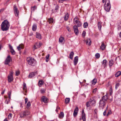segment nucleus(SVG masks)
<instances>
[{"label": "nucleus", "mask_w": 121, "mask_h": 121, "mask_svg": "<svg viewBox=\"0 0 121 121\" xmlns=\"http://www.w3.org/2000/svg\"><path fill=\"white\" fill-rule=\"evenodd\" d=\"M66 0H59V3H63L64 1H66Z\"/></svg>", "instance_id": "50"}, {"label": "nucleus", "mask_w": 121, "mask_h": 121, "mask_svg": "<svg viewBox=\"0 0 121 121\" xmlns=\"http://www.w3.org/2000/svg\"><path fill=\"white\" fill-rule=\"evenodd\" d=\"M2 23H9L6 20H5L3 22H2Z\"/></svg>", "instance_id": "56"}, {"label": "nucleus", "mask_w": 121, "mask_h": 121, "mask_svg": "<svg viewBox=\"0 0 121 121\" xmlns=\"http://www.w3.org/2000/svg\"><path fill=\"white\" fill-rule=\"evenodd\" d=\"M12 114L11 113H10L8 116V117L9 118H11L12 117Z\"/></svg>", "instance_id": "52"}, {"label": "nucleus", "mask_w": 121, "mask_h": 121, "mask_svg": "<svg viewBox=\"0 0 121 121\" xmlns=\"http://www.w3.org/2000/svg\"><path fill=\"white\" fill-rule=\"evenodd\" d=\"M13 72L11 71L10 72V74L8 75V80L9 82H10L13 81Z\"/></svg>", "instance_id": "4"}, {"label": "nucleus", "mask_w": 121, "mask_h": 121, "mask_svg": "<svg viewBox=\"0 0 121 121\" xmlns=\"http://www.w3.org/2000/svg\"><path fill=\"white\" fill-rule=\"evenodd\" d=\"M37 29V25L35 24H34L32 26V29L33 31H35Z\"/></svg>", "instance_id": "26"}, {"label": "nucleus", "mask_w": 121, "mask_h": 121, "mask_svg": "<svg viewBox=\"0 0 121 121\" xmlns=\"http://www.w3.org/2000/svg\"><path fill=\"white\" fill-rule=\"evenodd\" d=\"M112 88H110V90L109 91V92L111 96H112L111 95L112 93Z\"/></svg>", "instance_id": "43"}, {"label": "nucleus", "mask_w": 121, "mask_h": 121, "mask_svg": "<svg viewBox=\"0 0 121 121\" xmlns=\"http://www.w3.org/2000/svg\"><path fill=\"white\" fill-rule=\"evenodd\" d=\"M3 121H8L6 118H5L4 119Z\"/></svg>", "instance_id": "64"}, {"label": "nucleus", "mask_w": 121, "mask_h": 121, "mask_svg": "<svg viewBox=\"0 0 121 121\" xmlns=\"http://www.w3.org/2000/svg\"><path fill=\"white\" fill-rule=\"evenodd\" d=\"M86 34V32L84 31H83L82 34V36L84 37L85 36Z\"/></svg>", "instance_id": "44"}, {"label": "nucleus", "mask_w": 121, "mask_h": 121, "mask_svg": "<svg viewBox=\"0 0 121 121\" xmlns=\"http://www.w3.org/2000/svg\"><path fill=\"white\" fill-rule=\"evenodd\" d=\"M86 106L87 107H88L90 106V103L89 102H88L86 103Z\"/></svg>", "instance_id": "47"}, {"label": "nucleus", "mask_w": 121, "mask_h": 121, "mask_svg": "<svg viewBox=\"0 0 121 121\" xmlns=\"http://www.w3.org/2000/svg\"><path fill=\"white\" fill-rule=\"evenodd\" d=\"M100 55L98 53H97L95 54V56L96 58H98L100 57Z\"/></svg>", "instance_id": "39"}, {"label": "nucleus", "mask_w": 121, "mask_h": 121, "mask_svg": "<svg viewBox=\"0 0 121 121\" xmlns=\"http://www.w3.org/2000/svg\"><path fill=\"white\" fill-rule=\"evenodd\" d=\"M64 39V38L63 37H61L59 39V42L61 43H62Z\"/></svg>", "instance_id": "35"}, {"label": "nucleus", "mask_w": 121, "mask_h": 121, "mask_svg": "<svg viewBox=\"0 0 121 121\" xmlns=\"http://www.w3.org/2000/svg\"><path fill=\"white\" fill-rule=\"evenodd\" d=\"M81 23H78V24L77 25L78 26L80 27L81 26Z\"/></svg>", "instance_id": "60"}, {"label": "nucleus", "mask_w": 121, "mask_h": 121, "mask_svg": "<svg viewBox=\"0 0 121 121\" xmlns=\"http://www.w3.org/2000/svg\"><path fill=\"white\" fill-rule=\"evenodd\" d=\"M78 108L76 106V107L75 108L73 112V115L74 117H76V116L78 114Z\"/></svg>", "instance_id": "12"}, {"label": "nucleus", "mask_w": 121, "mask_h": 121, "mask_svg": "<svg viewBox=\"0 0 121 121\" xmlns=\"http://www.w3.org/2000/svg\"><path fill=\"white\" fill-rule=\"evenodd\" d=\"M106 102L103 100H100L99 102V108L100 109H103L105 105Z\"/></svg>", "instance_id": "5"}, {"label": "nucleus", "mask_w": 121, "mask_h": 121, "mask_svg": "<svg viewBox=\"0 0 121 121\" xmlns=\"http://www.w3.org/2000/svg\"><path fill=\"white\" fill-rule=\"evenodd\" d=\"M106 46L104 44V43L102 42L101 43V45L100 47V48L103 50H104Z\"/></svg>", "instance_id": "16"}, {"label": "nucleus", "mask_w": 121, "mask_h": 121, "mask_svg": "<svg viewBox=\"0 0 121 121\" xmlns=\"http://www.w3.org/2000/svg\"><path fill=\"white\" fill-rule=\"evenodd\" d=\"M111 7V4L109 0H106L104 5V8L107 12H109Z\"/></svg>", "instance_id": "2"}, {"label": "nucleus", "mask_w": 121, "mask_h": 121, "mask_svg": "<svg viewBox=\"0 0 121 121\" xmlns=\"http://www.w3.org/2000/svg\"><path fill=\"white\" fill-rule=\"evenodd\" d=\"M20 72L19 71H16V76H18Z\"/></svg>", "instance_id": "45"}, {"label": "nucleus", "mask_w": 121, "mask_h": 121, "mask_svg": "<svg viewBox=\"0 0 121 121\" xmlns=\"http://www.w3.org/2000/svg\"><path fill=\"white\" fill-rule=\"evenodd\" d=\"M58 8H59V6H58V5L57 4L56 5V6L55 7V10H58Z\"/></svg>", "instance_id": "49"}, {"label": "nucleus", "mask_w": 121, "mask_h": 121, "mask_svg": "<svg viewBox=\"0 0 121 121\" xmlns=\"http://www.w3.org/2000/svg\"><path fill=\"white\" fill-rule=\"evenodd\" d=\"M30 114L29 112L27 111H25L20 113V117H24Z\"/></svg>", "instance_id": "6"}, {"label": "nucleus", "mask_w": 121, "mask_h": 121, "mask_svg": "<svg viewBox=\"0 0 121 121\" xmlns=\"http://www.w3.org/2000/svg\"><path fill=\"white\" fill-rule=\"evenodd\" d=\"M13 11L16 16H18L19 14V12L17 6L14 5L13 7Z\"/></svg>", "instance_id": "7"}, {"label": "nucleus", "mask_w": 121, "mask_h": 121, "mask_svg": "<svg viewBox=\"0 0 121 121\" xmlns=\"http://www.w3.org/2000/svg\"><path fill=\"white\" fill-rule=\"evenodd\" d=\"M48 21L49 23H53L55 22L53 19L52 18H50L48 19Z\"/></svg>", "instance_id": "31"}, {"label": "nucleus", "mask_w": 121, "mask_h": 121, "mask_svg": "<svg viewBox=\"0 0 121 121\" xmlns=\"http://www.w3.org/2000/svg\"><path fill=\"white\" fill-rule=\"evenodd\" d=\"M69 17V15L67 13L66 14L65 16L64 19L65 20H67L68 19Z\"/></svg>", "instance_id": "32"}, {"label": "nucleus", "mask_w": 121, "mask_h": 121, "mask_svg": "<svg viewBox=\"0 0 121 121\" xmlns=\"http://www.w3.org/2000/svg\"><path fill=\"white\" fill-rule=\"evenodd\" d=\"M9 47L10 50L13 49L12 46L10 44H9Z\"/></svg>", "instance_id": "46"}, {"label": "nucleus", "mask_w": 121, "mask_h": 121, "mask_svg": "<svg viewBox=\"0 0 121 121\" xmlns=\"http://www.w3.org/2000/svg\"><path fill=\"white\" fill-rule=\"evenodd\" d=\"M73 29L75 34L76 35H78L79 33V32L77 26H73Z\"/></svg>", "instance_id": "10"}, {"label": "nucleus", "mask_w": 121, "mask_h": 121, "mask_svg": "<svg viewBox=\"0 0 121 121\" xmlns=\"http://www.w3.org/2000/svg\"><path fill=\"white\" fill-rule=\"evenodd\" d=\"M102 64L103 65H104L105 66H106L108 64L107 61L106 60H104L102 62Z\"/></svg>", "instance_id": "24"}, {"label": "nucleus", "mask_w": 121, "mask_h": 121, "mask_svg": "<svg viewBox=\"0 0 121 121\" xmlns=\"http://www.w3.org/2000/svg\"><path fill=\"white\" fill-rule=\"evenodd\" d=\"M90 102L92 105L95 106V105L96 103V101L95 99H90Z\"/></svg>", "instance_id": "15"}, {"label": "nucleus", "mask_w": 121, "mask_h": 121, "mask_svg": "<svg viewBox=\"0 0 121 121\" xmlns=\"http://www.w3.org/2000/svg\"><path fill=\"white\" fill-rule=\"evenodd\" d=\"M27 61L29 65L32 66H35L36 64V61L32 57H29L27 58Z\"/></svg>", "instance_id": "1"}, {"label": "nucleus", "mask_w": 121, "mask_h": 121, "mask_svg": "<svg viewBox=\"0 0 121 121\" xmlns=\"http://www.w3.org/2000/svg\"><path fill=\"white\" fill-rule=\"evenodd\" d=\"M30 106V102H29L26 104V107L29 108Z\"/></svg>", "instance_id": "42"}, {"label": "nucleus", "mask_w": 121, "mask_h": 121, "mask_svg": "<svg viewBox=\"0 0 121 121\" xmlns=\"http://www.w3.org/2000/svg\"><path fill=\"white\" fill-rule=\"evenodd\" d=\"M45 89H41L40 90V92L42 94L44 93L45 92Z\"/></svg>", "instance_id": "34"}, {"label": "nucleus", "mask_w": 121, "mask_h": 121, "mask_svg": "<svg viewBox=\"0 0 121 121\" xmlns=\"http://www.w3.org/2000/svg\"><path fill=\"white\" fill-rule=\"evenodd\" d=\"M91 41L90 39H87L86 41V44L87 45H90L91 44Z\"/></svg>", "instance_id": "21"}, {"label": "nucleus", "mask_w": 121, "mask_h": 121, "mask_svg": "<svg viewBox=\"0 0 121 121\" xmlns=\"http://www.w3.org/2000/svg\"><path fill=\"white\" fill-rule=\"evenodd\" d=\"M36 73V72H32L30 73L28 76V78H32L33 77H34Z\"/></svg>", "instance_id": "13"}, {"label": "nucleus", "mask_w": 121, "mask_h": 121, "mask_svg": "<svg viewBox=\"0 0 121 121\" xmlns=\"http://www.w3.org/2000/svg\"><path fill=\"white\" fill-rule=\"evenodd\" d=\"M23 47L24 46L23 44H20L17 46V49L19 51H20L21 50V49L23 48Z\"/></svg>", "instance_id": "18"}, {"label": "nucleus", "mask_w": 121, "mask_h": 121, "mask_svg": "<svg viewBox=\"0 0 121 121\" xmlns=\"http://www.w3.org/2000/svg\"><path fill=\"white\" fill-rule=\"evenodd\" d=\"M119 83H117L116 85V87H115L116 88H117V87L119 86Z\"/></svg>", "instance_id": "55"}, {"label": "nucleus", "mask_w": 121, "mask_h": 121, "mask_svg": "<svg viewBox=\"0 0 121 121\" xmlns=\"http://www.w3.org/2000/svg\"><path fill=\"white\" fill-rule=\"evenodd\" d=\"M10 52L12 55H14L15 54V52L13 49L11 50Z\"/></svg>", "instance_id": "40"}, {"label": "nucleus", "mask_w": 121, "mask_h": 121, "mask_svg": "<svg viewBox=\"0 0 121 121\" xmlns=\"http://www.w3.org/2000/svg\"><path fill=\"white\" fill-rule=\"evenodd\" d=\"M70 101V99L69 98H66L65 99V103L66 104L69 103Z\"/></svg>", "instance_id": "30"}, {"label": "nucleus", "mask_w": 121, "mask_h": 121, "mask_svg": "<svg viewBox=\"0 0 121 121\" xmlns=\"http://www.w3.org/2000/svg\"><path fill=\"white\" fill-rule=\"evenodd\" d=\"M23 89L24 91L26 92H27V88L26 86V83L24 82L23 83Z\"/></svg>", "instance_id": "20"}, {"label": "nucleus", "mask_w": 121, "mask_h": 121, "mask_svg": "<svg viewBox=\"0 0 121 121\" xmlns=\"http://www.w3.org/2000/svg\"><path fill=\"white\" fill-rule=\"evenodd\" d=\"M113 61L112 60H111L109 61L108 65L110 67L112 66L113 65Z\"/></svg>", "instance_id": "25"}, {"label": "nucleus", "mask_w": 121, "mask_h": 121, "mask_svg": "<svg viewBox=\"0 0 121 121\" xmlns=\"http://www.w3.org/2000/svg\"><path fill=\"white\" fill-rule=\"evenodd\" d=\"M36 9V8L35 6L32 7L31 8V12L32 11H34L35 9Z\"/></svg>", "instance_id": "37"}, {"label": "nucleus", "mask_w": 121, "mask_h": 121, "mask_svg": "<svg viewBox=\"0 0 121 121\" xmlns=\"http://www.w3.org/2000/svg\"><path fill=\"white\" fill-rule=\"evenodd\" d=\"M82 118H80L79 119V120H81L82 119L83 121H85L86 120L85 114L84 112V111L83 110L82 111Z\"/></svg>", "instance_id": "11"}, {"label": "nucleus", "mask_w": 121, "mask_h": 121, "mask_svg": "<svg viewBox=\"0 0 121 121\" xmlns=\"http://www.w3.org/2000/svg\"><path fill=\"white\" fill-rule=\"evenodd\" d=\"M9 23H2L1 28L3 31H6L8 30L10 26Z\"/></svg>", "instance_id": "3"}, {"label": "nucleus", "mask_w": 121, "mask_h": 121, "mask_svg": "<svg viewBox=\"0 0 121 121\" xmlns=\"http://www.w3.org/2000/svg\"><path fill=\"white\" fill-rule=\"evenodd\" d=\"M25 103H26L28 101V99L27 98H26L25 99Z\"/></svg>", "instance_id": "59"}, {"label": "nucleus", "mask_w": 121, "mask_h": 121, "mask_svg": "<svg viewBox=\"0 0 121 121\" xmlns=\"http://www.w3.org/2000/svg\"><path fill=\"white\" fill-rule=\"evenodd\" d=\"M78 60V56H76L75 57L73 63L75 65H76Z\"/></svg>", "instance_id": "14"}, {"label": "nucleus", "mask_w": 121, "mask_h": 121, "mask_svg": "<svg viewBox=\"0 0 121 121\" xmlns=\"http://www.w3.org/2000/svg\"><path fill=\"white\" fill-rule=\"evenodd\" d=\"M97 82V80L96 79L94 78L93 79L91 82V84L95 85L96 82Z\"/></svg>", "instance_id": "28"}, {"label": "nucleus", "mask_w": 121, "mask_h": 121, "mask_svg": "<svg viewBox=\"0 0 121 121\" xmlns=\"http://www.w3.org/2000/svg\"><path fill=\"white\" fill-rule=\"evenodd\" d=\"M48 99L44 96H43L41 98V101L45 103H47L48 102Z\"/></svg>", "instance_id": "9"}, {"label": "nucleus", "mask_w": 121, "mask_h": 121, "mask_svg": "<svg viewBox=\"0 0 121 121\" xmlns=\"http://www.w3.org/2000/svg\"><path fill=\"white\" fill-rule=\"evenodd\" d=\"M66 28L67 30L68 31H69V32H70L71 31L69 27L68 26H66Z\"/></svg>", "instance_id": "51"}, {"label": "nucleus", "mask_w": 121, "mask_h": 121, "mask_svg": "<svg viewBox=\"0 0 121 121\" xmlns=\"http://www.w3.org/2000/svg\"><path fill=\"white\" fill-rule=\"evenodd\" d=\"M43 84V81L42 80H39V85L40 86Z\"/></svg>", "instance_id": "33"}, {"label": "nucleus", "mask_w": 121, "mask_h": 121, "mask_svg": "<svg viewBox=\"0 0 121 121\" xmlns=\"http://www.w3.org/2000/svg\"><path fill=\"white\" fill-rule=\"evenodd\" d=\"M88 26V23H84L83 26L85 28H86Z\"/></svg>", "instance_id": "41"}, {"label": "nucleus", "mask_w": 121, "mask_h": 121, "mask_svg": "<svg viewBox=\"0 0 121 121\" xmlns=\"http://www.w3.org/2000/svg\"><path fill=\"white\" fill-rule=\"evenodd\" d=\"M97 89L96 88H95V89L93 90V93H95L97 91Z\"/></svg>", "instance_id": "48"}, {"label": "nucleus", "mask_w": 121, "mask_h": 121, "mask_svg": "<svg viewBox=\"0 0 121 121\" xmlns=\"http://www.w3.org/2000/svg\"><path fill=\"white\" fill-rule=\"evenodd\" d=\"M107 99L108 98L107 97V96L106 95H105L102 97V99L101 100L104 101L105 102H106L107 100Z\"/></svg>", "instance_id": "19"}, {"label": "nucleus", "mask_w": 121, "mask_h": 121, "mask_svg": "<svg viewBox=\"0 0 121 121\" xmlns=\"http://www.w3.org/2000/svg\"><path fill=\"white\" fill-rule=\"evenodd\" d=\"M36 38L39 39H41V35L40 34L37 32L36 33Z\"/></svg>", "instance_id": "22"}, {"label": "nucleus", "mask_w": 121, "mask_h": 121, "mask_svg": "<svg viewBox=\"0 0 121 121\" xmlns=\"http://www.w3.org/2000/svg\"><path fill=\"white\" fill-rule=\"evenodd\" d=\"M119 36L121 38V32H120L119 34Z\"/></svg>", "instance_id": "63"}, {"label": "nucleus", "mask_w": 121, "mask_h": 121, "mask_svg": "<svg viewBox=\"0 0 121 121\" xmlns=\"http://www.w3.org/2000/svg\"><path fill=\"white\" fill-rule=\"evenodd\" d=\"M106 110H105V111L103 113V115L104 116H105L106 115Z\"/></svg>", "instance_id": "57"}, {"label": "nucleus", "mask_w": 121, "mask_h": 121, "mask_svg": "<svg viewBox=\"0 0 121 121\" xmlns=\"http://www.w3.org/2000/svg\"><path fill=\"white\" fill-rule=\"evenodd\" d=\"M11 60V58L10 57V56L9 55H8L5 61V65H8L9 63Z\"/></svg>", "instance_id": "8"}, {"label": "nucleus", "mask_w": 121, "mask_h": 121, "mask_svg": "<svg viewBox=\"0 0 121 121\" xmlns=\"http://www.w3.org/2000/svg\"><path fill=\"white\" fill-rule=\"evenodd\" d=\"M23 104V103L22 102H21L20 103V106L21 108H23V106H22V105Z\"/></svg>", "instance_id": "54"}, {"label": "nucleus", "mask_w": 121, "mask_h": 121, "mask_svg": "<svg viewBox=\"0 0 121 121\" xmlns=\"http://www.w3.org/2000/svg\"><path fill=\"white\" fill-rule=\"evenodd\" d=\"M111 113V111L109 110L108 111V113L107 114V116H108L109 114H110Z\"/></svg>", "instance_id": "53"}, {"label": "nucleus", "mask_w": 121, "mask_h": 121, "mask_svg": "<svg viewBox=\"0 0 121 121\" xmlns=\"http://www.w3.org/2000/svg\"><path fill=\"white\" fill-rule=\"evenodd\" d=\"M59 116L60 118H62L64 116V113L63 112H61L59 114Z\"/></svg>", "instance_id": "38"}, {"label": "nucleus", "mask_w": 121, "mask_h": 121, "mask_svg": "<svg viewBox=\"0 0 121 121\" xmlns=\"http://www.w3.org/2000/svg\"><path fill=\"white\" fill-rule=\"evenodd\" d=\"M4 10V8H3L1 9L0 11V12H1L3 11Z\"/></svg>", "instance_id": "61"}, {"label": "nucleus", "mask_w": 121, "mask_h": 121, "mask_svg": "<svg viewBox=\"0 0 121 121\" xmlns=\"http://www.w3.org/2000/svg\"><path fill=\"white\" fill-rule=\"evenodd\" d=\"M73 21L75 23H78V22H79L78 18L76 17L74 18L73 20Z\"/></svg>", "instance_id": "29"}, {"label": "nucleus", "mask_w": 121, "mask_h": 121, "mask_svg": "<svg viewBox=\"0 0 121 121\" xmlns=\"http://www.w3.org/2000/svg\"><path fill=\"white\" fill-rule=\"evenodd\" d=\"M94 111L95 112L96 114L97 113V109H95L94 110Z\"/></svg>", "instance_id": "62"}, {"label": "nucleus", "mask_w": 121, "mask_h": 121, "mask_svg": "<svg viewBox=\"0 0 121 121\" xmlns=\"http://www.w3.org/2000/svg\"><path fill=\"white\" fill-rule=\"evenodd\" d=\"M121 74V72L120 71H118L115 74V77H117L119 76Z\"/></svg>", "instance_id": "27"}, {"label": "nucleus", "mask_w": 121, "mask_h": 121, "mask_svg": "<svg viewBox=\"0 0 121 121\" xmlns=\"http://www.w3.org/2000/svg\"><path fill=\"white\" fill-rule=\"evenodd\" d=\"M74 55V53L73 52H71L69 55V58L71 60H72L73 59V56Z\"/></svg>", "instance_id": "23"}, {"label": "nucleus", "mask_w": 121, "mask_h": 121, "mask_svg": "<svg viewBox=\"0 0 121 121\" xmlns=\"http://www.w3.org/2000/svg\"><path fill=\"white\" fill-rule=\"evenodd\" d=\"M40 45H39L37 43H35L34 45L33 48H34V50L38 48H39L40 47Z\"/></svg>", "instance_id": "17"}, {"label": "nucleus", "mask_w": 121, "mask_h": 121, "mask_svg": "<svg viewBox=\"0 0 121 121\" xmlns=\"http://www.w3.org/2000/svg\"><path fill=\"white\" fill-rule=\"evenodd\" d=\"M49 54H48L46 56V58L47 59H49Z\"/></svg>", "instance_id": "58"}, {"label": "nucleus", "mask_w": 121, "mask_h": 121, "mask_svg": "<svg viewBox=\"0 0 121 121\" xmlns=\"http://www.w3.org/2000/svg\"><path fill=\"white\" fill-rule=\"evenodd\" d=\"M101 23H98V27L99 30H101Z\"/></svg>", "instance_id": "36"}]
</instances>
